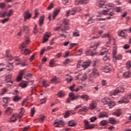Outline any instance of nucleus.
<instances>
[{
  "instance_id": "nucleus-1",
  "label": "nucleus",
  "mask_w": 131,
  "mask_h": 131,
  "mask_svg": "<svg viewBox=\"0 0 131 131\" xmlns=\"http://www.w3.org/2000/svg\"><path fill=\"white\" fill-rule=\"evenodd\" d=\"M119 93H124V89H123L122 87H121L119 89H116L115 90L112 91L111 92L110 96L111 97L113 96H116V95H118Z\"/></svg>"
},
{
  "instance_id": "nucleus-2",
  "label": "nucleus",
  "mask_w": 131,
  "mask_h": 131,
  "mask_svg": "<svg viewBox=\"0 0 131 131\" xmlns=\"http://www.w3.org/2000/svg\"><path fill=\"white\" fill-rule=\"evenodd\" d=\"M84 122L85 129H93L95 127L94 124H90V122L86 120H84Z\"/></svg>"
},
{
  "instance_id": "nucleus-3",
  "label": "nucleus",
  "mask_w": 131,
  "mask_h": 131,
  "mask_svg": "<svg viewBox=\"0 0 131 131\" xmlns=\"http://www.w3.org/2000/svg\"><path fill=\"white\" fill-rule=\"evenodd\" d=\"M31 13H29V10H27L24 13V18L25 21L27 20V19H30L31 18Z\"/></svg>"
},
{
  "instance_id": "nucleus-4",
  "label": "nucleus",
  "mask_w": 131,
  "mask_h": 131,
  "mask_svg": "<svg viewBox=\"0 0 131 131\" xmlns=\"http://www.w3.org/2000/svg\"><path fill=\"white\" fill-rule=\"evenodd\" d=\"M110 9L104 10L102 11V15H108L111 17L112 16H114V12H110L109 13V10Z\"/></svg>"
},
{
  "instance_id": "nucleus-5",
  "label": "nucleus",
  "mask_w": 131,
  "mask_h": 131,
  "mask_svg": "<svg viewBox=\"0 0 131 131\" xmlns=\"http://www.w3.org/2000/svg\"><path fill=\"white\" fill-rule=\"evenodd\" d=\"M85 54L86 56H96V55H97V53L94 52V51L91 49L86 51Z\"/></svg>"
},
{
  "instance_id": "nucleus-6",
  "label": "nucleus",
  "mask_w": 131,
  "mask_h": 131,
  "mask_svg": "<svg viewBox=\"0 0 131 131\" xmlns=\"http://www.w3.org/2000/svg\"><path fill=\"white\" fill-rule=\"evenodd\" d=\"M46 34H45L43 37V40L42 41V43H45V42L48 41V40H49V38L51 37V34H50V33L46 32Z\"/></svg>"
},
{
  "instance_id": "nucleus-7",
  "label": "nucleus",
  "mask_w": 131,
  "mask_h": 131,
  "mask_svg": "<svg viewBox=\"0 0 131 131\" xmlns=\"http://www.w3.org/2000/svg\"><path fill=\"white\" fill-rule=\"evenodd\" d=\"M24 75V70H21L19 73V76L17 78V81H20L22 79V77Z\"/></svg>"
},
{
  "instance_id": "nucleus-8",
  "label": "nucleus",
  "mask_w": 131,
  "mask_h": 131,
  "mask_svg": "<svg viewBox=\"0 0 131 131\" xmlns=\"http://www.w3.org/2000/svg\"><path fill=\"white\" fill-rule=\"evenodd\" d=\"M105 3H106V0H99L98 2V7L103 8L105 6Z\"/></svg>"
},
{
  "instance_id": "nucleus-9",
  "label": "nucleus",
  "mask_w": 131,
  "mask_h": 131,
  "mask_svg": "<svg viewBox=\"0 0 131 131\" xmlns=\"http://www.w3.org/2000/svg\"><path fill=\"white\" fill-rule=\"evenodd\" d=\"M6 69L8 71H12L14 69V66L13 65V63H9V65L6 66Z\"/></svg>"
},
{
  "instance_id": "nucleus-10",
  "label": "nucleus",
  "mask_w": 131,
  "mask_h": 131,
  "mask_svg": "<svg viewBox=\"0 0 131 131\" xmlns=\"http://www.w3.org/2000/svg\"><path fill=\"white\" fill-rule=\"evenodd\" d=\"M12 112L13 108H11V107H8L5 111V113L6 115H11V114L12 113Z\"/></svg>"
},
{
  "instance_id": "nucleus-11",
  "label": "nucleus",
  "mask_w": 131,
  "mask_h": 131,
  "mask_svg": "<svg viewBox=\"0 0 131 131\" xmlns=\"http://www.w3.org/2000/svg\"><path fill=\"white\" fill-rule=\"evenodd\" d=\"M69 97L71 98V100H77L78 99V96H75L73 93L69 94Z\"/></svg>"
},
{
  "instance_id": "nucleus-12",
  "label": "nucleus",
  "mask_w": 131,
  "mask_h": 131,
  "mask_svg": "<svg viewBox=\"0 0 131 131\" xmlns=\"http://www.w3.org/2000/svg\"><path fill=\"white\" fill-rule=\"evenodd\" d=\"M70 12H72L71 13V15H75V13H76V10L73 9L72 10H69L67 12L66 14V17H68L69 16V14H70Z\"/></svg>"
},
{
  "instance_id": "nucleus-13",
  "label": "nucleus",
  "mask_w": 131,
  "mask_h": 131,
  "mask_svg": "<svg viewBox=\"0 0 131 131\" xmlns=\"http://www.w3.org/2000/svg\"><path fill=\"white\" fill-rule=\"evenodd\" d=\"M43 21H45V15H42L40 17L39 19V25L40 26H42V24H43Z\"/></svg>"
},
{
  "instance_id": "nucleus-14",
  "label": "nucleus",
  "mask_w": 131,
  "mask_h": 131,
  "mask_svg": "<svg viewBox=\"0 0 131 131\" xmlns=\"http://www.w3.org/2000/svg\"><path fill=\"white\" fill-rule=\"evenodd\" d=\"M91 65V60H88L83 63L82 67L83 68H88Z\"/></svg>"
},
{
  "instance_id": "nucleus-15",
  "label": "nucleus",
  "mask_w": 131,
  "mask_h": 131,
  "mask_svg": "<svg viewBox=\"0 0 131 131\" xmlns=\"http://www.w3.org/2000/svg\"><path fill=\"white\" fill-rule=\"evenodd\" d=\"M5 81L6 82H10L11 83V85L13 84V81L11 80V75L6 76L5 78Z\"/></svg>"
},
{
  "instance_id": "nucleus-16",
  "label": "nucleus",
  "mask_w": 131,
  "mask_h": 131,
  "mask_svg": "<svg viewBox=\"0 0 131 131\" xmlns=\"http://www.w3.org/2000/svg\"><path fill=\"white\" fill-rule=\"evenodd\" d=\"M99 73L98 70H97V69L96 68H94L93 69L92 72L91 73V75H92L93 76L95 75H100Z\"/></svg>"
},
{
  "instance_id": "nucleus-17",
  "label": "nucleus",
  "mask_w": 131,
  "mask_h": 131,
  "mask_svg": "<svg viewBox=\"0 0 131 131\" xmlns=\"http://www.w3.org/2000/svg\"><path fill=\"white\" fill-rule=\"evenodd\" d=\"M20 110L21 111L19 112V114L17 116V117H18V118H22L23 114L25 113V110H24V108H23V107L21 108Z\"/></svg>"
},
{
  "instance_id": "nucleus-18",
  "label": "nucleus",
  "mask_w": 131,
  "mask_h": 131,
  "mask_svg": "<svg viewBox=\"0 0 131 131\" xmlns=\"http://www.w3.org/2000/svg\"><path fill=\"white\" fill-rule=\"evenodd\" d=\"M17 115V114H13L12 115V117L10 119V122H14V121H16L17 120V118H16V116Z\"/></svg>"
},
{
  "instance_id": "nucleus-19",
  "label": "nucleus",
  "mask_w": 131,
  "mask_h": 131,
  "mask_svg": "<svg viewBox=\"0 0 131 131\" xmlns=\"http://www.w3.org/2000/svg\"><path fill=\"white\" fill-rule=\"evenodd\" d=\"M60 12V9H56L55 10V11L53 12V19L57 17L59 13Z\"/></svg>"
},
{
  "instance_id": "nucleus-20",
  "label": "nucleus",
  "mask_w": 131,
  "mask_h": 131,
  "mask_svg": "<svg viewBox=\"0 0 131 131\" xmlns=\"http://www.w3.org/2000/svg\"><path fill=\"white\" fill-rule=\"evenodd\" d=\"M102 103H103L104 105H109V103H110V99L108 98H104L102 100Z\"/></svg>"
},
{
  "instance_id": "nucleus-21",
  "label": "nucleus",
  "mask_w": 131,
  "mask_h": 131,
  "mask_svg": "<svg viewBox=\"0 0 131 131\" xmlns=\"http://www.w3.org/2000/svg\"><path fill=\"white\" fill-rule=\"evenodd\" d=\"M99 118H102V117H108V114L107 113L102 112L99 115Z\"/></svg>"
},
{
  "instance_id": "nucleus-22",
  "label": "nucleus",
  "mask_w": 131,
  "mask_h": 131,
  "mask_svg": "<svg viewBox=\"0 0 131 131\" xmlns=\"http://www.w3.org/2000/svg\"><path fill=\"white\" fill-rule=\"evenodd\" d=\"M24 51V55H25V56H28L31 54L30 50L28 49H25Z\"/></svg>"
},
{
  "instance_id": "nucleus-23",
  "label": "nucleus",
  "mask_w": 131,
  "mask_h": 131,
  "mask_svg": "<svg viewBox=\"0 0 131 131\" xmlns=\"http://www.w3.org/2000/svg\"><path fill=\"white\" fill-rule=\"evenodd\" d=\"M103 61H104V62H106V61H107V62H109V61H110L109 53H107V54H106V56L103 57Z\"/></svg>"
},
{
  "instance_id": "nucleus-24",
  "label": "nucleus",
  "mask_w": 131,
  "mask_h": 131,
  "mask_svg": "<svg viewBox=\"0 0 131 131\" xmlns=\"http://www.w3.org/2000/svg\"><path fill=\"white\" fill-rule=\"evenodd\" d=\"M81 99H84L85 101H89L90 100V97L87 95H83L80 96Z\"/></svg>"
},
{
  "instance_id": "nucleus-25",
  "label": "nucleus",
  "mask_w": 131,
  "mask_h": 131,
  "mask_svg": "<svg viewBox=\"0 0 131 131\" xmlns=\"http://www.w3.org/2000/svg\"><path fill=\"white\" fill-rule=\"evenodd\" d=\"M57 123H59L61 125H64L65 124V122L63 120H59L57 121V120L54 122V124H57Z\"/></svg>"
},
{
  "instance_id": "nucleus-26",
  "label": "nucleus",
  "mask_w": 131,
  "mask_h": 131,
  "mask_svg": "<svg viewBox=\"0 0 131 131\" xmlns=\"http://www.w3.org/2000/svg\"><path fill=\"white\" fill-rule=\"evenodd\" d=\"M126 68L128 69V70H130L131 69V61H128L126 63Z\"/></svg>"
},
{
  "instance_id": "nucleus-27",
  "label": "nucleus",
  "mask_w": 131,
  "mask_h": 131,
  "mask_svg": "<svg viewBox=\"0 0 131 131\" xmlns=\"http://www.w3.org/2000/svg\"><path fill=\"white\" fill-rule=\"evenodd\" d=\"M107 124H108V121H107V120H103L101 121L100 122V125H103V126L105 125H107Z\"/></svg>"
},
{
  "instance_id": "nucleus-28",
  "label": "nucleus",
  "mask_w": 131,
  "mask_h": 131,
  "mask_svg": "<svg viewBox=\"0 0 131 131\" xmlns=\"http://www.w3.org/2000/svg\"><path fill=\"white\" fill-rule=\"evenodd\" d=\"M6 16H7V11H4V12L0 11V17L1 18H4L6 17Z\"/></svg>"
},
{
  "instance_id": "nucleus-29",
  "label": "nucleus",
  "mask_w": 131,
  "mask_h": 131,
  "mask_svg": "<svg viewBox=\"0 0 131 131\" xmlns=\"http://www.w3.org/2000/svg\"><path fill=\"white\" fill-rule=\"evenodd\" d=\"M46 118V116L45 115H40L38 119L39 120L40 122H43Z\"/></svg>"
},
{
  "instance_id": "nucleus-30",
  "label": "nucleus",
  "mask_w": 131,
  "mask_h": 131,
  "mask_svg": "<svg viewBox=\"0 0 131 131\" xmlns=\"http://www.w3.org/2000/svg\"><path fill=\"white\" fill-rule=\"evenodd\" d=\"M20 99L21 97H19L18 95L14 96L13 97L14 102H18V101Z\"/></svg>"
},
{
  "instance_id": "nucleus-31",
  "label": "nucleus",
  "mask_w": 131,
  "mask_h": 131,
  "mask_svg": "<svg viewBox=\"0 0 131 131\" xmlns=\"http://www.w3.org/2000/svg\"><path fill=\"white\" fill-rule=\"evenodd\" d=\"M76 125V124L74 122V121H70L69 122V126H75Z\"/></svg>"
},
{
  "instance_id": "nucleus-32",
  "label": "nucleus",
  "mask_w": 131,
  "mask_h": 131,
  "mask_svg": "<svg viewBox=\"0 0 131 131\" xmlns=\"http://www.w3.org/2000/svg\"><path fill=\"white\" fill-rule=\"evenodd\" d=\"M88 3H89V2L86 0H80L78 3L79 5H82V4H88Z\"/></svg>"
},
{
  "instance_id": "nucleus-33",
  "label": "nucleus",
  "mask_w": 131,
  "mask_h": 131,
  "mask_svg": "<svg viewBox=\"0 0 131 131\" xmlns=\"http://www.w3.org/2000/svg\"><path fill=\"white\" fill-rule=\"evenodd\" d=\"M108 121L110 123H111L112 124H114V123H115V119L113 117L110 118L108 119Z\"/></svg>"
},
{
  "instance_id": "nucleus-34",
  "label": "nucleus",
  "mask_w": 131,
  "mask_h": 131,
  "mask_svg": "<svg viewBox=\"0 0 131 131\" xmlns=\"http://www.w3.org/2000/svg\"><path fill=\"white\" fill-rule=\"evenodd\" d=\"M28 83V81H26L25 83H21L20 84V86L21 88H22V89H24L25 88H26L27 86V85H28V84H27Z\"/></svg>"
},
{
  "instance_id": "nucleus-35",
  "label": "nucleus",
  "mask_w": 131,
  "mask_h": 131,
  "mask_svg": "<svg viewBox=\"0 0 131 131\" xmlns=\"http://www.w3.org/2000/svg\"><path fill=\"white\" fill-rule=\"evenodd\" d=\"M124 77H130V73L129 72H126L123 74Z\"/></svg>"
},
{
  "instance_id": "nucleus-36",
  "label": "nucleus",
  "mask_w": 131,
  "mask_h": 131,
  "mask_svg": "<svg viewBox=\"0 0 131 131\" xmlns=\"http://www.w3.org/2000/svg\"><path fill=\"white\" fill-rule=\"evenodd\" d=\"M113 58L116 60H121V59H122V55L121 54H119L118 56L116 55Z\"/></svg>"
},
{
  "instance_id": "nucleus-37",
  "label": "nucleus",
  "mask_w": 131,
  "mask_h": 131,
  "mask_svg": "<svg viewBox=\"0 0 131 131\" xmlns=\"http://www.w3.org/2000/svg\"><path fill=\"white\" fill-rule=\"evenodd\" d=\"M86 111H88V107L84 106L82 108V109H80L78 112H86Z\"/></svg>"
},
{
  "instance_id": "nucleus-38",
  "label": "nucleus",
  "mask_w": 131,
  "mask_h": 131,
  "mask_svg": "<svg viewBox=\"0 0 131 131\" xmlns=\"http://www.w3.org/2000/svg\"><path fill=\"white\" fill-rule=\"evenodd\" d=\"M57 95L59 96V98H63V97L65 96V93L62 91H60L58 93Z\"/></svg>"
},
{
  "instance_id": "nucleus-39",
  "label": "nucleus",
  "mask_w": 131,
  "mask_h": 131,
  "mask_svg": "<svg viewBox=\"0 0 131 131\" xmlns=\"http://www.w3.org/2000/svg\"><path fill=\"white\" fill-rule=\"evenodd\" d=\"M23 28L24 29V31H25L26 33H27L28 31H29V28H28V26H24L23 27Z\"/></svg>"
},
{
  "instance_id": "nucleus-40",
  "label": "nucleus",
  "mask_w": 131,
  "mask_h": 131,
  "mask_svg": "<svg viewBox=\"0 0 131 131\" xmlns=\"http://www.w3.org/2000/svg\"><path fill=\"white\" fill-rule=\"evenodd\" d=\"M12 14H13V9H10L7 14L6 12V15L8 16V17H11Z\"/></svg>"
},
{
  "instance_id": "nucleus-41",
  "label": "nucleus",
  "mask_w": 131,
  "mask_h": 131,
  "mask_svg": "<svg viewBox=\"0 0 131 131\" xmlns=\"http://www.w3.org/2000/svg\"><path fill=\"white\" fill-rule=\"evenodd\" d=\"M90 108L92 110H94V109H96V105H95V103H91L90 105Z\"/></svg>"
},
{
  "instance_id": "nucleus-42",
  "label": "nucleus",
  "mask_w": 131,
  "mask_h": 131,
  "mask_svg": "<svg viewBox=\"0 0 131 131\" xmlns=\"http://www.w3.org/2000/svg\"><path fill=\"white\" fill-rule=\"evenodd\" d=\"M11 99L10 97H3V100L4 103H8V101Z\"/></svg>"
},
{
  "instance_id": "nucleus-43",
  "label": "nucleus",
  "mask_w": 131,
  "mask_h": 131,
  "mask_svg": "<svg viewBox=\"0 0 131 131\" xmlns=\"http://www.w3.org/2000/svg\"><path fill=\"white\" fill-rule=\"evenodd\" d=\"M116 54H117V50L116 49V48H114V50H113V58L116 56Z\"/></svg>"
},
{
  "instance_id": "nucleus-44",
  "label": "nucleus",
  "mask_w": 131,
  "mask_h": 131,
  "mask_svg": "<svg viewBox=\"0 0 131 131\" xmlns=\"http://www.w3.org/2000/svg\"><path fill=\"white\" fill-rule=\"evenodd\" d=\"M88 76H86V75L84 74L81 78V80H82V81H83L84 80H86Z\"/></svg>"
},
{
  "instance_id": "nucleus-45",
  "label": "nucleus",
  "mask_w": 131,
  "mask_h": 131,
  "mask_svg": "<svg viewBox=\"0 0 131 131\" xmlns=\"http://www.w3.org/2000/svg\"><path fill=\"white\" fill-rule=\"evenodd\" d=\"M10 18H9V17L4 18V19H3L2 20V23L3 24H5V23H7V22H8L9 21Z\"/></svg>"
},
{
  "instance_id": "nucleus-46",
  "label": "nucleus",
  "mask_w": 131,
  "mask_h": 131,
  "mask_svg": "<svg viewBox=\"0 0 131 131\" xmlns=\"http://www.w3.org/2000/svg\"><path fill=\"white\" fill-rule=\"evenodd\" d=\"M124 34H125V33H124V32H123V30H122L121 32L119 33V36L124 37Z\"/></svg>"
},
{
  "instance_id": "nucleus-47",
  "label": "nucleus",
  "mask_w": 131,
  "mask_h": 131,
  "mask_svg": "<svg viewBox=\"0 0 131 131\" xmlns=\"http://www.w3.org/2000/svg\"><path fill=\"white\" fill-rule=\"evenodd\" d=\"M66 80L68 82V83H70V82L73 80V79L72 78V76H70V79L67 78L66 79Z\"/></svg>"
},
{
  "instance_id": "nucleus-48",
  "label": "nucleus",
  "mask_w": 131,
  "mask_h": 131,
  "mask_svg": "<svg viewBox=\"0 0 131 131\" xmlns=\"http://www.w3.org/2000/svg\"><path fill=\"white\" fill-rule=\"evenodd\" d=\"M115 105V103L110 101V103H108V105L110 106V108H112L114 105Z\"/></svg>"
},
{
  "instance_id": "nucleus-49",
  "label": "nucleus",
  "mask_w": 131,
  "mask_h": 131,
  "mask_svg": "<svg viewBox=\"0 0 131 131\" xmlns=\"http://www.w3.org/2000/svg\"><path fill=\"white\" fill-rule=\"evenodd\" d=\"M6 57H7V58H11V54H10V51L6 50Z\"/></svg>"
},
{
  "instance_id": "nucleus-50",
  "label": "nucleus",
  "mask_w": 131,
  "mask_h": 131,
  "mask_svg": "<svg viewBox=\"0 0 131 131\" xmlns=\"http://www.w3.org/2000/svg\"><path fill=\"white\" fill-rule=\"evenodd\" d=\"M35 107H33L31 110V116H33L35 112L34 111Z\"/></svg>"
},
{
  "instance_id": "nucleus-51",
  "label": "nucleus",
  "mask_w": 131,
  "mask_h": 131,
  "mask_svg": "<svg viewBox=\"0 0 131 131\" xmlns=\"http://www.w3.org/2000/svg\"><path fill=\"white\" fill-rule=\"evenodd\" d=\"M42 85L44 86L45 88H47V86H49V84L47 81H43L42 82Z\"/></svg>"
},
{
  "instance_id": "nucleus-52",
  "label": "nucleus",
  "mask_w": 131,
  "mask_h": 131,
  "mask_svg": "<svg viewBox=\"0 0 131 131\" xmlns=\"http://www.w3.org/2000/svg\"><path fill=\"white\" fill-rule=\"evenodd\" d=\"M54 8V4L51 3L49 6L47 8L48 10H52Z\"/></svg>"
},
{
  "instance_id": "nucleus-53",
  "label": "nucleus",
  "mask_w": 131,
  "mask_h": 131,
  "mask_svg": "<svg viewBox=\"0 0 131 131\" xmlns=\"http://www.w3.org/2000/svg\"><path fill=\"white\" fill-rule=\"evenodd\" d=\"M105 37H107V38H110V35H109V34H104L102 36V38H105Z\"/></svg>"
},
{
  "instance_id": "nucleus-54",
  "label": "nucleus",
  "mask_w": 131,
  "mask_h": 131,
  "mask_svg": "<svg viewBox=\"0 0 131 131\" xmlns=\"http://www.w3.org/2000/svg\"><path fill=\"white\" fill-rule=\"evenodd\" d=\"M108 54H109V53H108V51H103V52L100 53V56H103V55H107Z\"/></svg>"
},
{
  "instance_id": "nucleus-55",
  "label": "nucleus",
  "mask_w": 131,
  "mask_h": 131,
  "mask_svg": "<svg viewBox=\"0 0 131 131\" xmlns=\"http://www.w3.org/2000/svg\"><path fill=\"white\" fill-rule=\"evenodd\" d=\"M74 88H75V84H73V85L70 86V91H71V92H74V90L73 89Z\"/></svg>"
},
{
  "instance_id": "nucleus-56",
  "label": "nucleus",
  "mask_w": 131,
  "mask_h": 131,
  "mask_svg": "<svg viewBox=\"0 0 131 131\" xmlns=\"http://www.w3.org/2000/svg\"><path fill=\"white\" fill-rule=\"evenodd\" d=\"M69 116H70V113H69V112H66L64 116V118H67V117H69Z\"/></svg>"
},
{
  "instance_id": "nucleus-57",
  "label": "nucleus",
  "mask_w": 131,
  "mask_h": 131,
  "mask_svg": "<svg viewBox=\"0 0 131 131\" xmlns=\"http://www.w3.org/2000/svg\"><path fill=\"white\" fill-rule=\"evenodd\" d=\"M90 120H91V122H94V121H95V120H97V117H92L90 118Z\"/></svg>"
},
{
  "instance_id": "nucleus-58",
  "label": "nucleus",
  "mask_w": 131,
  "mask_h": 131,
  "mask_svg": "<svg viewBox=\"0 0 131 131\" xmlns=\"http://www.w3.org/2000/svg\"><path fill=\"white\" fill-rule=\"evenodd\" d=\"M26 46H27V45H26V43L24 42L20 45V47H21L23 49H25V48H26Z\"/></svg>"
},
{
  "instance_id": "nucleus-59",
  "label": "nucleus",
  "mask_w": 131,
  "mask_h": 131,
  "mask_svg": "<svg viewBox=\"0 0 131 131\" xmlns=\"http://www.w3.org/2000/svg\"><path fill=\"white\" fill-rule=\"evenodd\" d=\"M26 46H27V45H26V43L24 42L20 45V47H21L23 49H25V48H26Z\"/></svg>"
},
{
  "instance_id": "nucleus-60",
  "label": "nucleus",
  "mask_w": 131,
  "mask_h": 131,
  "mask_svg": "<svg viewBox=\"0 0 131 131\" xmlns=\"http://www.w3.org/2000/svg\"><path fill=\"white\" fill-rule=\"evenodd\" d=\"M6 7V4L4 3H0V8L1 9H4Z\"/></svg>"
},
{
  "instance_id": "nucleus-61",
  "label": "nucleus",
  "mask_w": 131,
  "mask_h": 131,
  "mask_svg": "<svg viewBox=\"0 0 131 131\" xmlns=\"http://www.w3.org/2000/svg\"><path fill=\"white\" fill-rule=\"evenodd\" d=\"M69 62H70V59L68 58L63 62V64H64V65H66L69 63Z\"/></svg>"
},
{
  "instance_id": "nucleus-62",
  "label": "nucleus",
  "mask_w": 131,
  "mask_h": 131,
  "mask_svg": "<svg viewBox=\"0 0 131 131\" xmlns=\"http://www.w3.org/2000/svg\"><path fill=\"white\" fill-rule=\"evenodd\" d=\"M114 115H116V116H119L120 115H121V113H117L116 112L113 113Z\"/></svg>"
},
{
  "instance_id": "nucleus-63",
  "label": "nucleus",
  "mask_w": 131,
  "mask_h": 131,
  "mask_svg": "<svg viewBox=\"0 0 131 131\" xmlns=\"http://www.w3.org/2000/svg\"><path fill=\"white\" fill-rule=\"evenodd\" d=\"M54 61L53 60H51L49 64L50 65V67H54V66L53 65H54Z\"/></svg>"
},
{
  "instance_id": "nucleus-64",
  "label": "nucleus",
  "mask_w": 131,
  "mask_h": 131,
  "mask_svg": "<svg viewBox=\"0 0 131 131\" xmlns=\"http://www.w3.org/2000/svg\"><path fill=\"white\" fill-rule=\"evenodd\" d=\"M73 36H79V33H78V32H74L73 33Z\"/></svg>"
}]
</instances>
